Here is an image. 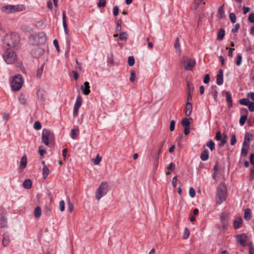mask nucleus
Returning <instances> with one entry per match:
<instances>
[{
  "instance_id": "f257e3e1",
  "label": "nucleus",
  "mask_w": 254,
  "mask_h": 254,
  "mask_svg": "<svg viewBox=\"0 0 254 254\" xmlns=\"http://www.w3.org/2000/svg\"><path fill=\"white\" fill-rule=\"evenodd\" d=\"M20 41L19 36L15 33L7 34L5 35L4 40V44L6 45L7 49L15 47Z\"/></svg>"
},
{
  "instance_id": "f03ea898",
  "label": "nucleus",
  "mask_w": 254,
  "mask_h": 254,
  "mask_svg": "<svg viewBox=\"0 0 254 254\" xmlns=\"http://www.w3.org/2000/svg\"><path fill=\"white\" fill-rule=\"evenodd\" d=\"M227 196V188L223 183H220L216 190V202L217 204H221L226 200Z\"/></svg>"
},
{
  "instance_id": "7ed1b4c3",
  "label": "nucleus",
  "mask_w": 254,
  "mask_h": 254,
  "mask_svg": "<svg viewBox=\"0 0 254 254\" xmlns=\"http://www.w3.org/2000/svg\"><path fill=\"white\" fill-rule=\"evenodd\" d=\"M25 9L23 5H7L2 6L1 8V11L8 14L18 11H21Z\"/></svg>"
},
{
  "instance_id": "20e7f679",
  "label": "nucleus",
  "mask_w": 254,
  "mask_h": 254,
  "mask_svg": "<svg viewBox=\"0 0 254 254\" xmlns=\"http://www.w3.org/2000/svg\"><path fill=\"white\" fill-rule=\"evenodd\" d=\"M108 191V185L105 182L101 183L95 192L96 199L99 200L103 196L106 194Z\"/></svg>"
},
{
  "instance_id": "39448f33",
  "label": "nucleus",
  "mask_w": 254,
  "mask_h": 254,
  "mask_svg": "<svg viewBox=\"0 0 254 254\" xmlns=\"http://www.w3.org/2000/svg\"><path fill=\"white\" fill-rule=\"evenodd\" d=\"M3 58L7 64H11L16 59V55L11 49H7L3 55Z\"/></svg>"
},
{
  "instance_id": "423d86ee",
  "label": "nucleus",
  "mask_w": 254,
  "mask_h": 254,
  "mask_svg": "<svg viewBox=\"0 0 254 254\" xmlns=\"http://www.w3.org/2000/svg\"><path fill=\"white\" fill-rule=\"evenodd\" d=\"M53 138L54 134L51 131L46 128L43 129L42 134V140L46 145H49Z\"/></svg>"
},
{
  "instance_id": "0eeeda50",
  "label": "nucleus",
  "mask_w": 254,
  "mask_h": 254,
  "mask_svg": "<svg viewBox=\"0 0 254 254\" xmlns=\"http://www.w3.org/2000/svg\"><path fill=\"white\" fill-rule=\"evenodd\" d=\"M181 63L185 70H190L194 67L195 61L193 59L184 57L181 59Z\"/></svg>"
},
{
  "instance_id": "6e6552de",
  "label": "nucleus",
  "mask_w": 254,
  "mask_h": 254,
  "mask_svg": "<svg viewBox=\"0 0 254 254\" xmlns=\"http://www.w3.org/2000/svg\"><path fill=\"white\" fill-rule=\"evenodd\" d=\"M23 80L22 76L20 74L15 75L11 82V88L12 90H19L22 85Z\"/></svg>"
},
{
  "instance_id": "1a4fd4ad",
  "label": "nucleus",
  "mask_w": 254,
  "mask_h": 254,
  "mask_svg": "<svg viewBox=\"0 0 254 254\" xmlns=\"http://www.w3.org/2000/svg\"><path fill=\"white\" fill-rule=\"evenodd\" d=\"M30 39L35 40L34 44L39 45L45 43L46 41V35L43 32H40L35 35H32L30 37Z\"/></svg>"
},
{
  "instance_id": "9d476101",
  "label": "nucleus",
  "mask_w": 254,
  "mask_h": 254,
  "mask_svg": "<svg viewBox=\"0 0 254 254\" xmlns=\"http://www.w3.org/2000/svg\"><path fill=\"white\" fill-rule=\"evenodd\" d=\"M236 239L237 242L242 246L245 247L248 246L249 243L248 242V237L245 234H242L236 236Z\"/></svg>"
},
{
  "instance_id": "9b49d317",
  "label": "nucleus",
  "mask_w": 254,
  "mask_h": 254,
  "mask_svg": "<svg viewBox=\"0 0 254 254\" xmlns=\"http://www.w3.org/2000/svg\"><path fill=\"white\" fill-rule=\"evenodd\" d=\"M82 102V98L80 95H78L76 99V101L73 107V117H76L78 115V110L81 106Z\"/></svg>"
},
{
  "instance_id": "f8f14e48",
  "label": "nucleus",
  "mask_w": 254,
  "mask_h": 254,
  "mask_svg": "<svg viewBox=\"0 0 254 254\" xmlns=\"http://www.w3.org/2000/svg\"><path fill=\"white\" fill-rule=\"evenodd\" d=\"M215 138L217 140L220 141L218 143V145L220 147L223 146L226 142L227 135L224 134L223 138H222V133L220 131H218L216 132Z\"/></svg>"
},
{
  "instance_id": "ddd939ff",
  "label": "nucleus",
  "mask_w": 254,
  "mask_h": 254,
  "mask_svg": "<svg viewBox=\"0 0 254 254\" xmlns=\"http://www.w3.org/2000/svg\"><path fill=\"white\" fill-rule=\"evenodd\" d=\"M216 83L218 85H221L223 83V71L220 69L216 76Z\"/></svg>"
},
{
  "instance_id": "4468645a",
  "label": "nucleus",
  "mask_w": 254,
  "mask_h": 254,
  "mask_svg": "<svg viewBox=\"0 0 254 254\" xmlns=\"http://www.w3.org/2000/svg\"><path fill=\"white\" fill-rule=\"evenodd\" d=\"M81 89L84 95H88L90 92L89 83L87 81L85 82L84 85L81 86Z\"/></svg>"
},
{
  "instance_id": "2eb2a0df",
  "label": "nucleus",
  "mask_w": 254,
  "mask_h": 254,
  "mask_svg": "<svg viewBox=\"0 0 254 254\" xmlns=\"http://www.w3.org/2000/svg\"><path fill=\"white\" fill-rule=\"evenodd\" d=\"M243 219L241 217H237L234 220V227L235 229H239L242 224Z\"/></svg>"
},
{
  "instance_id": "dca6fc26",
  "label": "nucleus",
  "mask_w": 254,
  "mask_h": 254,
  "mask_svg": "<svg viewBox=\"0 0 254 254\" xmlns=\"http://www.w3.org/2000/svg\"><path fill=\"white\" fill-rule=\"evenodd\" d=\"M225 93L226 94V101L227 102L228 107L229 108H230L232 107V105H233L231 94L229 92H228V91H226L225 92Z\"/></svg>"
},
{
  "instance_id": "f3484780",
  "label": "nucleus",
  "mask_w": 254,
  "mask_h": 254,
  "mask_svg": "<svg viewBox=\"0 0 254 254\" xmlns=\"http://www.w3.org/2000/svg\"><path fill=\"white\" fill-rule=\"evenodd\" d=\"M62 16H63V27L64 28V30L65 33L68 35V30L67 28V25L66 22V13L65 11H63L62 13Z\"/></svg>"
},
{
  "instance_id": "a211bd4d",
  "label": "nucleus",
  "mask_w": 254,
  "mask_h": 254,
  "mask_svg": "<svg viewBox=\"0 0 254 254\" xmlns=\"http://www.w3.org/2000/svg\"><path fill=\"white\" fill-rule=\"evenodd\" d=\"M220 221L222 225V228L225 229L228 225V220L225 214H222L220 217Z\"/></svg>"
},
{
  "instance_id": "6ab92c4d",
  "label": "nucleus",
  "mask_w": 254,
  "mask_h": 254,
  "mask_svg": "<svg viewBox=\"0 0 254 254\" xmlns=\"http://www.w3.org/2000/svg\"><path fill=\"white\" fill-rule=\"evenodd\" d=\"M192 104L190 102H187V103H186V109H185V115L187 117H189L190 115L191 111H192Z\"/></svg>"
},
{
  "instance_id": "aec40b11",
  "label": "nucleus",
  "mask_w": 254,
  "mask_h": 254,
  "mask_svg": "<svg viewBox=\"0 0 254 254\" xmlns=\"http://www.w3.org/2000/svg\"><path fill=\"white\" fill-rule=\"evenodd\" d=\"M27 156L26 155H24L20 160V168L21 169H24L27 165Z\"/></svg>"
},
{
  "instance_id": "412c9836",
  "label": "nucleus",
  "mask_w": 254,
  "mask_h": 254,
  "mask_svg": "<svg viewBox=\"0 0 254 254\" xmlns=\"http://www.w3.org/2000/svg\"><path fill=\"white\" fill-rule=\"evenodd\" d=\"M200 157L202 161L207 160L209 158V152L208 150L205 149L204 150H203L201 153Z\"/></svg>"
},
{
  "instance_id": "4be33fe9",
  "label": "nucleus",
  "mask_w": 254,
  "mask_h": 254,
  "mask_svg": "<svg viewBox=\"0 0 254 254\" xmlns=\"http://www.w3.org/2000/svg\"><path fill=\"white\" fill-rule=\"evenodd\" d=\"M2 245L4 247H6L9 243V237L6 234H4L2 239Z\"/></svg>"
},
{
  "instance_id": "5701e85b",
  "label": "nucleus",
  "mask_w": 254,
  "mask_h": 254,
  "mask_svg": "<svg viewBox=\"0 0 254 254\" xmlns=\"http://www.w3.org/2000/svg\"><path fill=\"white\" fill-rule=\"evenodd\" d=\"M32 181L30 179L25 180L23 183V187L26 189H29L32 187Z\"/></svg>"
},
{
  "instance_id": "b1692460",
  "label": "nucleus",
  "mask_w": 254,
  "mask_h": 254,
  "mask_svg": "<svg viewBox=\"0 0 254 254\" xmlns=\"http://www.w3.org/2000/svg\"><path fill=\"white\" fill-rule=\"evenodd\" d=\"M225 31L224 29L221 28L219 30L217 34V39L218 40H222L225 36Z\"/></svg>"
},
{
  "instance_id": "393cba45",
  "label": "nucleus",
  "mask_w": 254,
  "mask_h": 254,
  "mask_svg": "<svg viewBox=\"0 0 254 254\" xmlns=\"http://www.w3.org/2000/svg\"><path fill=\"white\" fill-rule=\"evenodd\" d=\"M252 218V213L250 209H246L244 213V218L246 220H249Z\"/></svg>"
},
{
  "instance_id": "a878e982",
  "label": "nucleus",
  "mask_w": 254,
  "mask_h": 254,
  "mask_svg": "<svg viewBox=\"0 0 254 254\" xmlns=\"http://www.w3.org/2000/svg\"><path fill=\"white\" fill-rule=\"evenodd\" d=\"M7 226V219L4 216H2L0 218V228H4Z\"/></svg>"
},
{
  "instance_id": "bb28decb",
  "label": "nucleus",
  "mask_w": 254,
  "mask_h": 254,
  "mask_svg": "<svg viewBox=\"0 0 254 254\" xmlns=\"http://www.w3.org/2000/svg\"><path fill=\"white\" fill-rule=\"evenodd\" d=\"M217 14L219 17L220 18H223L225 17V12L223 8V5L220 6L219 8Z\"/></svg>"
},
{
  "instance_id": "cd10ccee",
  "label": "nucleus",
  "mask_w": 254,
  "mask_h": 254,
  "mask_svg": "<svg viewBox=\"0 0 254 254\" xmlns=\"http://www.w3.org/2000/svg\"><path fill=\"white\" fill-rule=\"evenodd\" d=\"M42 173L43 178L46 179L49 174V170L47 166L43 167Z\"/></svg>"
},
{
  "instance_id": "c85d7f7f",
  "label": "nucleus",
  "mask_w": 254,
  "mask_h": 254,
  "mask_svg": "<svg viewBox=\"0 0 254 254\" xmlns=\"http://www.w3.org/2000/svg\"><path fill=\"white\" fill-rule=\"evenodd\" d=\"M182 126L185 128L190 127V122L189 121L188 119L185 118L182 121Z\"/></svg>"
},
{
  "instance_id": "c756f323",
  "label": "nucleus",
  "mask_w": 254,
  "mask_h": 254,
  "mask_svg": "<svg viewBox=\"0 0 254 254\" xmlns=\"http://www.w3.org/2000/svg\"><path fill=\"white\" fill-rule=\"evenodd\" d=\"M174 47L177 51V52H178L180 53L181 50H180V44L179 42V38H177L175 42Z\"/></svg>"
},
{
  "instance_id": "7c9ffc66",
  "label": "nucleus",
  "mask_w": 254,
  "mask_h": 254,
  "mask_svg": "<svg viewBox=\"0 0 254 254\" xmlns=\"http://www.w3.org/2000/svg\"><path fill=\"white\" fill-rule=\"evenodd\" d=\"M206 145L209 148L211 151H213L215 148V143L212 140H210L207 143Z\"/></svg>"
},
{
  "instance_id": "2f4dec72",
  "label": "nucleus",
  "mask_w": 254,
  "mask_h": 254,
  "mask_svg": "<svg viewBox=\"0 0 254 254\" xmlns=\"http://www.w3.org/2000/svg\"><path fill=\"white\" fill-rule=\"evenodd\" d=\"M41 214V209L39 206L36 207L34 210V215L36 217H39Z\"/></svg>"
},
{
  "instance_id": "473e14b6",
  "label": "nucleus",
  "mask_w": 254,
  "mask_h": 254,
  "mask_svg": "<svg viewBox=\"0 0 254 254\" xmlns=\"http://www.w3.org/2000/svg\"><path fill=\"white\" fill-rule=\"evenodd\" d=\"M247 115H242L239 121V123L241 126H243L244 125L247 119Z\"/></svg>"
},
{
  "instance_id": "72a5a7b5",
  "label": "nucleus",
  "mask_w": 254,
  "mask_h": 254,
  "mask_svg": "<svg viewBox=\"0 0 254 254\" xmlns=\"http://www.w3.org/2000/svg\"><path fill=\"white\" fill-rule=\"evenodd\" d=\"M19 101L22 104H25L26 103V98L25 96L23 94H21L19 97Z\"/></svg>"
},
{
  "instance_id": "f704fd0d",
  "label": "nucleus",
  "mask_w": 254,
  "mask_h": 254,
  "mask_svg": "<svg viewBox=\"0 0 254 254\" xmlns=\"http://www.w3.org/2000/svg\"><path fill=\"white\" fill-rule=\"evenodd\" d=\"M242 62V56L241 54H239L237 57L236 61V64L237 65L239 66L241 64Z\"/></svg>"
},
{
  "instance_id": "c9c22d12",
  "label": "nucleus",
  "mask_w": 254,
  "mask_h": 254,
  "mask_svg": "<svg viewBox=\"0 0 254 254\" xmlns=\"http://www.w3.org/2000/svg\"><path fill=\"white\" fill-rule=\"evenodd\" d=\"M229 18L232 23L236 22V16L234 13L231 12L229 14Z\"/></svg>"
},
{
  "instance_id": "e433bc0d",
  "label": "nucleus",
  "mask_w": 254,
  "mask_h": 254,
  "mask_svg": "<svg viewBox=\"0 0 254 254\" xmlns=\"http://www.w3.org/2000/svg\"><path fill=\"white\" fill-rule=\"evenodd\" d=\"M127 33L125 32L120 33L119 39L122 41H125L127 39Z\"/></svg>"
},
{
  "instance_id": "4c0bfd02",
  "label": "nucleus",
  "mask_w": 254,
  "mask_h": 254,
  "mask_svg": "<svg viewBox=\"0 0 254 254\" xmlns=\"http://www.w3.org/2000/svg\"><path fill=\"white\" fill-rule=\"evenodd\" d=\"M250 102H250L249 100L247 98H243V99L240 100V103L241 104L243 105H246V106L248 105Z\"/></svg>"
},
{
  "instance_id": "58836bf2",
  "label": "nucleus",
  "mask_w": 254,
  "mask_h": 254,
  "mask_svg": "<svg viewBox=\"0 0 254 254\" xmlns=\"http://www.w3.org/2000/svg\"><path fill=\"white\" fill-rule=\"evenodd\" d=\"M253 136V134L250 133L249 132H246L245 135L244 139L246 140H248V142H250L252 139Z\"/></svg>"
},
{
  "instance_id": "ea45409f",
  "label": "nucleus",
  "mask_w": 254,
  "mask_h": 254,
  "mask_svg": "<svg viewBox=\"0 0 254 254\" xmlns=\"http://www.w3.org/2000/svg\"><path fill=\"white\" fill-rule=\"evenodd\" d=\"M44 66V64H43L42 65V66L39 68L38 69L37 71V77H40L41 76L43 71Z\"/></svg>"
},
{
  "instance_id": "a19ab883",
  "label": "nucleus",
  "mask_w": 254,
  "mask_h": 254,
  "mask_svg": "<svg viewBox=\"0 0 254 254\" xmlns=\"http://www.w3.org/2000/svg\"><path fill=\"white\" fill-rule=\"evenodd\" d=\"M190 234V231L187 228H186L184 230V234L183 236V238L184 239H187L189 238Z\"/></svg>"
},
{
  "instance_id": "79ce46f5",
  "label": "nucleus",
  "mask_w": 254,
  "mask_h": 254,
  "mask_svg": "<svg viewBox=\"0 0 254 254\" xmlns=\"http://www.w3.org/2000/svg\"><path fill=\"white\" fill-rule=\"evenodd\" d=\"M101 157H100L99 154H97L96 158L93 159L92 161L95 165H98L101 161Z\"/></svg>"
},
{
  "instance_id": "37998d69",
  "label": "nucleus",
  "mask_w": 254,
  "mask_h": 254,
  "mask_svg": "<svg viewBox=\"0 0 254 254\" xmlns=\"http://www.w3.org/2000/svg\"><path fill=\"white\" fill-rule=\"evenodd\" d=\"M237 141L236 137L235 134H232L230 140V144L231 145H234Z\"/></svg>"
},
{
  "instance_id": "c03bdc74",
  "label": "nucleus",
  "mask_w": 254,
  "mask_h": 254,
  "mask_svg": "<svg viewBox=\"0 0 254 254\" xmlns=\"http://www.w3.org/2000/svg\"><path fill=\"white\" fill-rule=\"evenodd\" d=\"M78 131V128H73L71 130V137L72 139H75L76 137V132Z\"/></svg>"
},
{
  "instance_id": "a18cd8bd",
  "label": "nucleus",
  "mask_w": 254,
  "mask_h": 254,
  "mask_svg": "<svg viewBox=\"0 0 254 254\" xmlns=\"http://www.w3.org/2000/svg\"><path fill=\"white\" fill-rule=\"evenodd\" d=\"M128 64L130 66H132L134 64V59L132 56H130L128 59Z\"/></svg>"
},
{
  "instance_id": "49530a36",
  "label": "nucleus",
  "mask_w": 254,
  "mask_h": 254,
  "mask_svg": "<svg viewBox=\"0 0 254 254\" xmlns=\"http://www.w3.org/2000/svg\"><path fill=\"white\" fill-rule=\"evenodd\" d=\"M106 0H99L97 3L98 7H104L106 5Z\"/></svg>"
},
{
  "instance_id": "de8ad7c7",
  "label": "nucleus",
  "mask_w": 254,
  "mask_h": 254,
  "mask_svg": "<svg viewBox=\"0 0 254 254\" xmlns=\"http://www.w3.org/2000/svg\"><path fill=\"white\" fill-rule=\"evenodd\" d=\"M189 194L191 197H194L195 195V191L192 188H190L189 189Z\"/></svg>"
},
{
  "instance_id": "09e8293b",
  "label": "nucleus",
  "mask_w": 254,
  "mask_h": 254,
  "mask_svg": "<svg viewBox=\"0 0 254 254\" xmlns=\"http://www.w3.org/2000/svg\"><path fill=\"white\" fill-rule=\"evenodd\" d=\"M68 209L70 212H71L73 210L74 206L73 204L70 201L69 199H68Z\"/></svg>"
},
{
  "instance_id": "8fccbe9b",
  "label": "nucleus",
  "mask_w": 254,
  "mask_h": 254,
  "mask_svg": "<svg viewBox=\"0 0 254 254\" xmlns=\"http://www.w3.org/2000/svg\"><path fill=\"white\" fill-rule=\"evenodd\" d=\"M34 127L35 129L39 130L41 128L42 126L40 122H36L34 124Z\"/></svg>"
},
{
  "instance_id": "3c124183",
  "label": "nucleus",
  "mask_w": 254,
  "mask_h": 254,
  "mask_svg": "<svg viewBox=\"0 0 254 254\" xmlns=\"http://www.w3.org/2000/svg\"><path fill=\"white\" fill-rule=\"evenodd\" d=\"M240 27V24L237 23L235 25V27L233 29H232V32L233 33H237Z\"/></svg>"
},
{
  "instance_id": "603ef678",
  "label": "nucleus",
  "mask_w": 254,
  "mask_h": 254,
  "mask_svg": "<svg viewBox=\"0 0 254 254\" xmlns=\"http://www.w3.org/2000/svg\"><path fill=\"white\" fill-rule=\"evenodd\" d=\"M249 254H254V249L253 248L252 243L250 242L248 244Z\"/></svg>"
},
{
  "instance_id": "864d4df0",
  "label": "nucleus",
  "mask_w": 254,
  "mask_h": 254,
  "mask_svg": "<svg viewBox=\"0 0 254 254\" xmlns=\"http://www.w3.org/2000/svg\"><path fill=\"white\" fill-rule=\"evenodd\" d=\"M175 164L173 163H170L168 166L167 167V169L168 170H170L171 171H173L175 170Z\"/></svg>"
},
{
  "instance_id": "5fc2aeb1",
  "label": "nucleus",
  "mask_w": 254,
  "mask_h": 254,
  "mask_svg": "<svg viewBox=\"0 0 254 254\" xmlns=\"http://www.w3.org/2000/svg\"><path fill=\"white\" fill-rule=\"evenodd\" d=\"M135 79V74L134 71L132 70L130 71V76L129 78V80L131 82H133L134 81Z\"/></svg>"
},
{
  "instance_id": "6e6d98bb",
  "label": "nucleus",
  "mask_w": 254,
  "mask_h": 254,
  "mask_svg": "<svg viewBox=\"0 0 254 254\" xmlns=\"http://www.w3.org/2000/svg\"><path fill=\"white\" fill-rule=\"evenodd\" d=\"M59 207L60 210L63 211L64 210V200H61L59 203Z\"/></svg>"
},
{
  "instance_id": "4d7b16f0",
  "label": "nucleus",
  "mask_w": 254,
  "mask_h": 254,
  "mask_svg": "<svg viewBox=\"0 0 254 254\" xmlns=\"http://www.w3.org/2000/svg\"><path fill=\"white\" fill-rule=\"evenodd\" d=\"M248 147L246 148L245 147H243L241 149V155L243 156H246L248 154Z\"/></svg>"
},
{
  "instance_id": "13d9d810",
  "label": "nucleus",
  "mask_w": 254,
  "mask_h": 254,
  "mask_svg": "<svg viewBox=\"0 0 254 254\" xmlns=\"http://www.w3.org/2000/svg\"><path fill=\"white\" fill-rule=\"evenodd\" d=\"M175 126V122L174 120L171 121L170 125V130L171 131H173L174 130Z\"/></svg>"
},
{
  "instance_id": "bf43d9fd",
  "label": "nucleus",
  "mask_w": 254,
  "mask_h": 254,
  "mask_svg": "<svg viewBox=\"0 0 254 254\" xmlns=\"http://www.w3.org/2000/svg\"><path fill=\"white\" fill-rule=\"evenodd\" d=\"M226 49L229 50L228 56L230 57H232L233 55V51L235 49L234 48L229 47H226Z\"/></svg>"
},
{
  "instance_id": "052dcab7",
  "label": "nucleus",
  "mask_w": 254,
  "mask_h": 254,
  "mask_svg": "<svg viewBox=\"0 0 254 254\" xmlns=\"http://www.w3.org/2000/svg\"><path fill=\"white\" fill-rule=\"evenodd\" d=\"M210 81V76L209 74H206L204 78H203V82L205 84L208 83Z\"/></svg>"
},
{
  "instance_id": "680f3d73",
  "label": "nucleus",
  "mask_w": 254,
  "mask_h": 254,
  "mask_svg": "<svg viewBox=\"0 0 254 254\" xmlns=\"http://www.w3.org/2000/svg\"><path fill=\"white\" fill-rule=\"evenodd\" d=\"M249 109L251 112L254 111V103L251 102L248 105Z\"/></svg>"
},
{
  "instance_id": "e2e57ef3",
  "label": "nucleus",
  "mask_w": 254,
  "mask_h": 254,
  "mask_svg": "<svg viewBox=\"0 0 254 254\" xmlns=\"http://www.w3.org/2000/svg\"><path fill=\"white\" fill-rule=\"evenodd\" d=\"M249 21L251 23H254V13H252L249 15L248 17Z\"/></svg>"
},
{
  "instance_id": "0e129e2a",
  "label": "nucleus",
  "mask_w": 254,
  "mask_h": 254,
  "mask_svg": "<svg viewBox=\"0 0 254 254\" xmlns=\"http://www.w3.org/2000/svg\"><path fill=\"white\" fill-rule=\"evenodd\" d=\"M113 14L115 16H117L119 13V8L117 6H115L113 8Z\"/></svg>"
},
{
  "instance_id": "69168bd1",
  "label": "nucleus",
  "mask_w": 254,
  "mask_h": 254,
  "mask_svg": "<svg viewBox=\"0 0 254 254\" xmlns=\"http://www.w3.org/2000/svg\"><path fill=\"white\" fill-rule=\"evenodd\" d=\"M241 114L243 115H247L248 114V111L246 108H242L241 110Z\"/></svg>"
},
{
  "instance_id": "338daca9",
  "label": "nucleus",
  "mask_w": 254,
  "mask_h": 254,
  "mask_svg": "<svg viewBox=\"0 0 254 254\" xmlns=\"http://www.w3.org/2000/svg\"><path fill=\"white\" fill-rule=\"evenodd\" d=\"M177 182V178L176 176H175V177H174L173 178L172 182V185H173L174 188H176V187Z\"/></svg>"
},
{
  "instance_id": "774afa93",
  "label": "nucleus",
  "mask_w": 254,
  "mask_h": 254,
  "mask_svg": "<svg viewBox=\"0 0 254 254\" xmlns=\"http://www.w3.org/2000/svg\"><path fill=\"white\" fill-rule=\"evenodd\" d=\"M212 96H213V97L214 98V100H215V102H217V96H218V92L216 90H215L213 93H212Z\"/></svg>"
}]
</instances>
